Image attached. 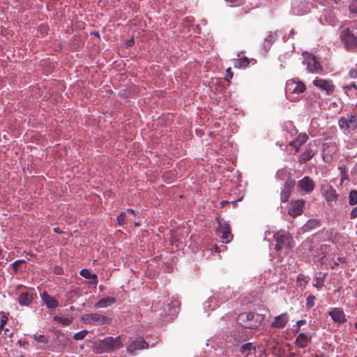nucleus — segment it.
I'll return each mask as SVG.
<instances>
[{"label":"nucleus","instance_id":"1","mask_svg":"<svg viewBox=\"0 0 357 357\" xmlns=\"http://www.w3.org/2000/svg\"><path fill=\"white\" fill-rule=\"evenodd\" d=\"M340 39L347 51L357 52V20L350 21L347 26L342 27Z\"/></svg>","mask_w":357,"mask_h":357},{"label":"nucleus","instance_id":"2","mask_svg":"<svg viewBox=\"0 0 357 357\" xmlns=\"http://www.w3.org/2000/svg\"><path fill=\"white\" fill-rule=\"evenodd\" d=\"M123 346L121 336L116 337H106L102 340L98 339L93 342V349L96 354L109 353L119 349Z\"/></svg>","mask_w":357,"mask_h":357},{"label":"nucleus","instance_id":"3","mask_svg":"<svg viewBox=\"0 0 357 357\" xmlns=\"http://www.w3.org/2000/svg\"><path fill=\"white\" fill-rule=\"evenodd\" d=\"M273 239L276 244L275 250L277 252H289L294 247V242L292 236L287 231L280 229L273 235Z\"/></svg>","mask_w":357,"mask_h":357},{"label":"nucleus","instance_id":"4","mask_svg":"<svg viewBox=\"0 0 357 357\" xmlns=\"http://www.w3.org/2000/svg\"><path fill=\"white\" fill-rule=\"evenodd\" d=\"M264 317L255 312H243L236 317V322L243 328L254 329L263 322Z\"/></svg>","mask_w":357,"mask_h":357},{"label":"nucleus","instance_id":"5","mask_svg":"<svg viewBox=\"0 0 357 357\" xmlns=\"http://www.w3.org/2000/svg\"><path fill=\"white\" fill-rule=\"evenodd\" d=\"M305 90V84L298 79H289L286 83V96L291 100L298 98L300 93H303Z\"/></svg>","mask_w":357,"mask_h":357},{"label":"nucleus","instance_id":"6","mask_svg":"<svg viewBox=\"0 0 357 357\" xmlns=\"http://www.w3.org/2000/svg\"><path fill=\"white\" fill-rule=\"evenodd\" d=\"M179 305V302L176 300L171 301L167 303H163L159 315L162 318L169 317L170 319H172L178 314L180 310Z\"/></svg>","mask_w":357,"mask_h":357},{"label":"nucleus","instance_id":"7","mask_svg":"<svg viewBox=\"0 0 357 357\" xmlns=\"http://www.w3.org/2000/svg\"><path fill=\"white\" fill-rule=\"evenodd\" d=\"M338 125L342 130L350 132L357 128V114H349L347 117L342 116L338 121Z\"/></svg>","mask_w":357,"mask_h":357},{"label":"nucleus","instance_id":"8","mask_svg":"<svg viewBox=\"0 0 357 357\" xmlns=\"http://www.w3.org/2000/svg\"><path fill=\"white\" fill-rule=\"evenodd\" d=\"M149 344L142 337H138L132 340L127 347V351L132 356H136L139 350L148 349Z\"/></svg>","mask_w":357,"mask_h":357},{"label":"nucleus","instance_id":"9","mask_svg":"<svg viewBox=\"0 0 357 357\" xmlns=\"http://www.w3.org/2000/svg\"><path fill=\"white\" fill-rule=\"evenodd\" d=\"M303 63L307 66V69L310 73H319L322 70L320 63L314 54H308L303 61Z\"/></svg>","mask_w":357,"mask_h":357},{"label":"nucleus","instance_id":"10","mask_svg":"<svg viewBox=\"0 0 357 357\" xmlns=\"http://www.w3.org/2000/svg\"><path fill=\"white\" fill-rule=\"evenodd\" d=\"M296 184L295 181L289 176L284 182L283 189L280 193V199L282 202H287L291 195V190Z\"/></svg>","mask_w":357,"mask_h":357},{"label":"nucleus","instance_id":"11","mask_svg":"<svg viewBox=\"0 0 357 357\" xmlns=\"http://www.w3.org/2000/svg\"><path fill=\"white\" fill-rule=\"evenodd\" d=\"M83 319L89 324L100 326L107 323V317L98 313L85 314Z\"/></svg>","mask_w":357,"mask_h":357},{"label":"nucleus","instance_id":"12","mask_svg":"<svg viewBox=\"0 0 357 357\" xmlns=\"http://www.w3.org/2000/svg\"><path fill=\"white\" fill-rule=\"evenodd\" d=\"M305 204V202L303 199L291 200L288 213L292 217L301 215Z\"/></svg>","mask_w":357,"mask_h":357},{"label":"nucleus","instance_id":"13","mask_svg":"<svg viewBox=\"0 0 357 357\" xmlns=\"http://www.w3.org/2000/svg\"><path fill=\"white\" fill-rule=\"evenodd\" d=\"M298 188L305 193L309 194L312 192L315 187V183L313 180L308 176H305L301 180L298 181Z\"/></svg>","mask_w":357,"mask_h":357},{"label":"nucleus","instance_id":"14","mask_svg":"<svg viewBox=\"0 0 357 357\" xmlns=\"http://www.w3.org/2000/svg\"><path fill=\"white\" fill-rule=\"evenodd\" d=\"M313 144L310 142L307 145L304 151L299 155L298 162L301 164H304L310 159L317 153V149H313Z\"/></svg>","mask_w":357,"mask_h":357},{"label":"nucleus","instance_id":"15","mask_svg":"<svg viewBox=\"0 0 357 357\" xmlns=\"http://www.w3.org/2000/svg\"><path fill=\"white\" fill-rule=\"evenodd\" d=\"M289 320L287 312H284L278 316L275 317L274 320L271 324V328L282 329L284 328Z\"/></svg>","mask_w":357,"mask_h":357},{"label":"nucleus","instance_id":"16","mask_svg":"<svg viewBox=\"0 0 357 357\" xmlns=\"http://www.w3.org/2000/svg\"><path fill=\"white\" fill-rule=\"evenodd\" d=\"M328 314L335 323L342 324L347 321L346 315L342 309L340 307H334L330 312Z\"/></svg>","mask_w":357,"mask_h":357},{"label":"nucleus","instance_id":"17","mask_svg":"<svg viewBox=\"0 0 357 357\" xmlns=\"http://www.w3.org/2000/svg\"><path fill=\"white\" fill-rule=\"evenodd\" d=\"M313 84L323 90L327 93H332L334 91V85L332 81L317 78L313 81Z\"/></svg>","mask_w":357,"mask_h":357},{"label":"nucleus","instance_id":"18","mask_svg":"<svg viewBox=\"0 0 357 357\" xmlns=\"http://www.w3.org/2000/svg\"><path fill=\"white\" fill-rule=\"evenodd\" d=\"M277 38V35L275 33H273L271 31H269L268 35L264 38L263 43H262V51L264 53H267L270 49L271 48L272 45L275 43V40Z\"/></svg>","mask_w":357,"mask_h":357},{"label":"nucleus","instance_id":"19","mask_svg":"<svg viewBox=\"0 0 357 357\" xmlns=\"http://www.w3.org/2000/svg\"><path fill=\"white\" fill-rule=\"evenodd\" d=\"M246 328L241 326L233 331L232 337L236 342H243L248 340V335L245 331Z\"/></svg>","mask_w":357,"mask_h":357},{"label":"nucleus","instance_id":"20","mask_svg":"<svg viewBox=\"0 0 357 357\" xmlns=\"http://www.w3.org/2000/svg\"><path fill=\"white\" fill-rule=\"evenodd\" d=\"M312 335L305 333H301L297 336L295 343L301 349L307 347V344L311 341Z\"/></svg>","mask_w":357,"mask_h":357},{"label":"nucleus","instance_id":"21","mask_svg":"<svg viewBox=\"0 0 357 357\" xmlns=\"http://www.w3.org/2000/svg\"><path fill=\"white\" fill-rule=\"evenodd\" d=\"M41 298L47 307L50 309L56 308L59 305L58 301L54 297L48 294L47 291L43 292Z\"/></svg>","mask_w":357,"mask_h":357},{"label":"nucleus","instance_id":"22","mask_svg":"<svg viewBox=\"0 0 357 357\" xmlns=\"http://www.w3.org/2000/svg\"><path fill=\"white\" fill-rule=\"evenodd\" d=\"M324 197L328 204L335 202L337 200L339 195L337 194L336 190L332 187L329 186L328 188L324 192Z\"/></svg>","mask_w":357,"mask_h":357},{"label":"nucleus","instance_id":"23","mask_svg":"<svg viewBox=\"0 0 357 357\" xmlns=\"http://www.w3.org/2000/svg\"><path fill=\"white\" fill-rule=\"evenodd\" d=\"M32 294L27 291L22 293L17 298V301L19 304L22 306L29 305L32 303Z\"/></svg>","mask_w":357,"mask_h":357},{"label":"nucleus","instance_id":"24","mask_svg":"<svg viewBox=\"0 0 357 357\" xmlns=\"http://www.w3.org/2000/svg\"><path fill=\"white\" fill-rule=\"evenodd\" d=\"M80 275L86 279H89V283L93 285H96L98 283V277L95 273H92L87 268H83L80 271Z\"/></svg>","mask_w":357,"mask_h":357},{"label":"nucleus","instance_id":"25","mask_svg":"<svg viewBox=\"0 0 357 357\" xmlns=\"http://www.w3.org/2000/svg\"><path fill=\"white\" fill-rule=\"evenodd\" d=\"M220 233V237L222 238L223 243H228L233 238V236L230 230V227L227 224H226L224 227H222Z\"/></svg>","mask_w":357,"mask_h":357},{"label":"nucleus","instance_id":"26","mask_svg":"<svg viewBox=\"0 0 357 357\" xmlns=\"http://www.w3.org/2000/svg\"><path fill=\"white\" fill-rule=\"evenodd\" d=\"M116 303V298L114 297H105L100 299L96 304V308L106 307Z\"/></svg>","mask_w":357,"mask_h":357},{"label":"nucleus","instance_id":"27","mask_svg":"<svg viewBox=\"0 0 357 357\" xmlns=\"http://www.w3.org/2000/svg\"><path fill=\"white\" fill-rule=\"evenodd\" d=\"M219 306L218 301H217V298L215 295L211 296L204 303V307L206 310H213L217 307Z\"/></svg>","mask_w":357,"mask_h":357},{"label":"nucleus","instance_id":"28","mask_svg":"<svg viewBox=\"0 0 357 357\" xmlns=\"http://www.w3.org/2000/svg\"><path fill=\"white\" fill-rule=\"evenodd\" d=\"M231 291L229 288L225 289H223L222 291H220L215 297L217 298V301L218 303L225 302L228 301L231 297Z\"/></svg>","mask_w":357,"mask_h":357},{"label":"nucleus","instance_id":"29","mask_svg":"<svg viewBox=\"0 0 357 357\" xmlns=\"http://www.w3.org/2000/svg\"><path fill=\"white\" fill-rule=\"evenodd\" d=\"M249 63L248 58L244 56L234 61V66L236 68H245L248 66Z\"/></svg>","mask_w":357,"mask_h":357},{"label":"nucleus","instance_id":"30","mask_svg":"<svg viewBox=\"0 0 357 357\" xmlns=\"http://www.w3.org/2000/svg\"><path fill=\"white\" fill-rule=\"evenodd\" d=\"M256 348L253 345V343L248 342L246 344H244L241 345L238 349L239 352L242 354H245L246 356H248L252 351H255Z\"/></svg>","mask_w":357,"mask_h":357},{"label":"nucleus","instance_id":"31","mask_svg":"<svg viewBox=\"0 0 357 357\" xmlns=\"http://www.w3.org/2000/svg\"><path fill=\"white\" fill-rule=\"evenodd\" d=\"M308 135L306 133H301L297 137L289 143V146L303 145L308 139Z\"/></svg>","mask_w":357,"mask_h":357},{"label":"nucleus","instance_id":"32","mask_svg":"<svg viewBox=\"0 0 357 357\" xmlns=\"http://www.w3.org/2000/svg\"><path fill=\"white\" fill-rule=\"evenodd\" d=\"M320 225V222L316 219H311L307 222V223L304 225V230L309 231L312 229H315Z\"/></svg>","mask_w":357,"mask_h":357},{"label":"nucleus","instance_id":"33","mask_svg":"<svg viewBox=\"0 0 357 357\" xmlns=\"http://www.w3.org/2000/svg\"><path fill=\"white\" fill-rule=\"evenodd\" d=\"M326 275V274L325 273L322 277H314V281L315 282L313 283V287H316L318 290L322 289L324 285Z\"/></svg>","mask_w":357,"mask_h":357},{"label":"nucleus","instance_id":"34","mask_svg":"<svg viewBox=\"0 0 357 357\" xmlns=\"http://www.w3.org/2000/svg\"><path fill=\"white\" fill-rule=\"evenodd\" d=\"M349 204L351 206H354L357 204V190H351L349 195Z\"/></svg>","mask_w":357,"mask_h":357},{"label":"nucleus","instance_id":"35","mask_svg":"<svg viewBox=\"0 0 357 357\" xmlns=\"http://www.w3.org/2000/svg\"><path fill=\"white\" fill-rule=\"evenodd\" d=\"M33 338L37 342H40L43 344H47L49 342V337H45L43 335L34 334L33 335Z\"/></svg>","mask_w":357,"mask_h":357},{"label":"nucleus","instance_id":"36","mask_svg":"<svg viewBox=\"0 0 357 357\" xmlns=\"http://www.w3.org/2000/svg\"><path fill=\"white\" fill-rule=\"evenodd\" d=\"M126 212L122 211L120 214L116 217L117 224L120 226H122L126 224Z\"/></svg>","mask_w":357,"mask_h":357},{"label":"nucleus","instance_id":"37","mask_svg":"<svg viewBox=\"0 0 357 357\" xmlns=\"http://www.w3.org/2000/svg\"><path fill=\"white\" fill-rule=\"evenodd\" d=\"M338 169L340 170V172L341 183H342L344 180L348 179V176L347 174V167L345 165H342L338 167Z\"/></svg>","mask_w":357,"mask_h":357},{"label":"nucleus","instance_id":"38","mask_svg":"<svg viewBox=\"0 0 357 357\" xmlns=\"http://www.w3.org/2000/svg\"><path fill=\"white\" fill-rule=\"evenodd\" d=\"M316 297L314 295H309L306 299V307L312 308L315 305Z\"/></svg>","mask_w":357,"mask_h":357},{"label":"nucleus","instance_id":"39","mask_svg":"<svg viewBox=\"0 0 357 357\" xmlns=\"http://www.w3.org/2000/svg\"><path fill=\"white\" fill-rule=\"evenodd\" d=\"M88 331L86 330H82L78 333H76L74 336H73V338L75 340H82L83 339H84V337H86V335L88 334Z\"/></svg>","mask_w":357,"mask_h":357},{"label":"nucleus","instance_id":"40","mask_svg":"<svg viewBox=\"0 0 357 357\" xmlns=\"http://www.w3.org/2000/svg\"><path fill=\"white\" fill-rule=\"evenodd\" d=\"M25 263V261L24 260H22V259H20V260H17V261H15L10 266H12L13 268V272L14 273H17L19 271H20V268L19 266L22 264H24Z\"/></svg>","mask_w":357,"mask_h":357},{"label":"nucleus","instance_id":"41","mask_svg":"<svg viewBox=\"0 0 357 357\" xmlns=\"http://www.w3.org/2000/svg\"><path fill=\"white\" fill-rule=\"evenodd\" d=\"M349 10L351 13L357 15V0H352L349 4Z\"/></svg>","mask_w":357,"mask_h":357},{"label":"nucleus","instance_id":"42","mask_svg":"<svg viewBox=\"0 0 357 357\" xmlns=\"http://www.w3.org/2000/svg\"><path fill=\"white\" fill-rule=\"evenodd\" d=\"M8 318L6 316V313L4 312H0V323L1 326H4L5 324L8 322Z\"/></svg>","mask_w":357,"mask_h":357},{"label":"nucleus","instance_id":"43","mask_svg":"<svg viewBox=\"0 0 357 357\" xmlns=\"http://www.w3.org/2000/svg\"><path fill=\"white\" fill-rule=\"evenodd\" d=\"M54 319L55 321H56L57 322L61 323V324H62L63 325H66V326L68 325V324H69V320L67 318H63V317H61L55 316L54 317Z\"/></svg>","mask_w":357,"mask_h":357},{"label":"nucleus","instance_id":"44","mask_svg":"<svg viewBox=\"0 0 357 357\" xmlns=\"http://www.w3.org/2000/svg\"><path fill=\"white\" fill-rule=\"evenodd\" d=\"M306 323L305 319H301L298 321L296 324V328L294 331L295 333H298L301 330V326Z\"/></svg>","mask_w":357,"mask_h":357},{"label":"nucleus","instance_id":"45","mask_svg":"<svg viewBox=\"0 0 357 357\" xmlns=\"http://www.w3.org/2000/svg\"><path fill=\"white\" fill-rule=\"evenodd\" d=\"M331 232L332 234V236H331L332 241L335 242V241H338L340 238V234L338 232H337L336 231H335L334 229H331Z\"/></svg>","mask_w":357,"mask_h":357},{"label":"nucleus","instance_id":"46","mask_svg":"<svg viewBox=\"0 0 357 357\" xmlns=\"http://www.w3.org/2000/svg\"><path fill=\"white\" fill-rule=\"evenodd\" d=\"M251 9V8H249L248 6L244 7L240 10L238 15L242 16L243 15L248 14L250 12Z\"/></svg>","mask_w":357,"mask_h":357},{"label":"nucleus","instance_id":"47","mask_svg":"<svg viewBox=\"0 0 357 357\" xmlns=\"http://www.w3.org/2000/svg\"><path fill=\"white\" fill-rule=\"evenodd\" d=\"M226 73H227V77H225V80L229 81L233 77V73L231 72V68H228L226 70Z\"/></svg>","mask_w":357,"mask_h":357},{"label":"nucleus","instance_id":"48","mask_svg":"<svg viewBox=\"0 0 357 357\" xmlns=\"http://www.w3.org/2000/svg\"><path fill=\"white\" fill-rule=\"evenodd\" d=\"M345 261V258L344 257H337V261H334V265L333 266H331V268L333 269L335 268V266H337L339 263H344Z\"/></svg>","mask_w":357,"mask_h":357},{"label":"nucleus","instance_id":"49","mask_svg":"<svg viewBox=\"0 0 357 357\" xmlns=\"http://www.w3.org/2000/svg\"><path fill=\"white\" fill-rule=\"evenodd\" d=\"M349 75L351 78H357V69L351 68L349 72Z\"/></svg>","mask_w":357,"mask_h":357},{"label":"nucleus","instance_id":"50","mask_svg":"<svg viewBox=\"0 0 357 357\" xmlns=\"http://www.w3.org/2000/svg\"><path fill=\"white\" fill-rule=\"evenodd\" d=\"M240 199H238V201ZM237 202H238V200L232 201V202H229V201H227V200H223V201H222L220 202V205H221V207H224L225 205H227L228 204H232L233 205H236Z\"/></svg>","mask_w":357,"mask_h":357},{"label":"nucleus","instance_id":"51","mask_svg":"<svg viewBox=\"0 0 357 357\" xmlns=\"http://www.w3.org/2000/svg\"><path fill=\"white\" fill-rule=\"evenodd\" d=\"M350 217L351 218H357V206L354 207L351 211L350 212Z\"/></svg>","mask_w":357,"mask_h":357},{"label":"nucleus","instance_id":"52","mask_svg":"<svg viewBox=\"0 0 357 357\" xmlns=\"http://www.w3.org/2000/svg\"><path fill=\"white\" fill-rule=\"evenodd\" d=\"M353 88L357 89V86H356V84L354 82H353L351 84H349V85H347L346 86H344V89L346 90H351Z\"/></svg>","mask_w":357,"mask_h":357},{"label":"nucleus","instance_id":"53","mask_svg":"<svg viewBox=\"0 0 357 357\" xmlns=\"http://www.w3.org/2000/svg\"><path fill=\"white\" fill-rule=\"evenodd\" d=\"M225 1L227 2H230V3H237L238 6L243 4L244 2V0H225Z\"/></svg>","mask_w":357,"mask_h":357},{"label":"nucleus","instance_id":"54","mask_svg":"<svg viewBox=\"0 0 357 357\" xmlns=\"http://www.w3.org/2000/svg\"><path fill=\"white\" fill-rule=\"evenodd\" d=\"M134 44H135V40H134V39H133V38H131V39H130V40H128L127 41V45H128V47H132V46H133V45H134Z\"/></svg>","mask_w":357,"mask_h":357},{"label":"nucleus","instance_id":"55","mask_svg":"<svg viewBox=\"0 0 357 357\" xmlns=\"http://www.w3.org/2000/svg\"><path fill=\"white\" fill-rule=\"evenodd\" d=\"M291 146L295 149V153H298L300 151V147L301 146V145L297 144V145H294V146Z\"/></svg>","mask_w":357,"mask_h":357},{"label":"nucleus","instance_id":"56","mask_svg":"<svg viewBox=\"0 0 357 357\" xmlns=\"http://www.w3.org/2000/svg\"><path fill=\"white\" fill-rule=\"evenodd\" d=\"M127 211L129 212V213H131L132 214H135V211L132 208H128L127 209Z\"/></svg>","mask_w":357,"mask_h":357},{"label":"nucleus","instance_id":"57","mask_svg":"<svg viewBox=\"0 0 357 357\" xmlns=\"http://www.w3.org/2000/svg\"><path fill=\"white\" fill-rule=\"evenodd\" d=\"M323 146H324V151H325L326 147H329V146L326 143H324L323 144Z\"/></svg>","mask_w":357,"mask_h":357},{"label":"nucleus","instance_id":"58","mask_svg":"<svg viewBox=\"0 0 357 357\" xmlns=\"http://www.w3.org/2000/svg\"><path fill=\"white\" fill-rule=\"evenodd\" d=\"M54 230L55 232H59V229L58 228H54Z\"/></svg>","mask_w":357,"mask_h":357},{"label":"nucleus","instance_id":"59","mask_svg":"<svg viewBox=\"0 0 357 357\" xmlns=\"http://www.w3.org/2000/svg\"><path fill=\"white\" fill-rule=\"evenodd\" d=\"M94 35H95V36H98V37H99V33H98V32H96V33H94Z\"/></svg>","mask_w":357,"mask_h":357},{"label":"nucleus","instance_id":"60","mask_svg":"<svg viewBox=\"0 0 357 357\" xmlns=\"http://www.w3.org/2000/svg\"><path fill=\"white\" fill-rule=\"evenodd\" d=\"M313 144H314V145L315 146H317V141H314V142H313Z\"/></svg>","mask_w":357,"mask_h":357},{"label":"nucleus","instance_id":"61","mask_svg":"<svg viewBox=\"0 0 357 357\" xmlns=\"http://www.w3.org/2000/svg\"><path fill=\"white\" fill-rule=\"evenodd\" d=\"M139 224L138 222H135V227L139 226Z\"/></svg>","mask_w":357,"mask_h":357},{"label":"nucleus","instance_id":"62","mask_svg":"<svg viewBox=\"0 0 357 357\" xmlns=\"http://www.w3.org/2000/svg\"><path fill=\"white\" fill-rule=\"evenodd\" d=\"M355 328L357 330V321L355 323Z\"/></svg>","mask_w":357,"mask_h":357},{"label":"nucleus","instance_id":"63","mask_svg":"<svg viewBox=\"0 0 357 357\" xmlns=\"http://www.w3.org/2000/svg\"><path fill=\"white\" fill-rule=\"evenodd\" d=\"M2 253H3V252H2V250L0 249V257L2 255Z\"/></svg>","mask_w":357,"mask_h":357},{"label":"nucleus","instance_id":"64","mask_svg":"<svg viewBox=\"0 0 357 357\" xmlns=\"http://www.w3.org/2000/svg\"><path fill=\"white\" fill-rule=\"evenodd\" d=\"M56 273L60 274L61 273L60 270H58V271H56Z\"/></svg>","mask_w":357,"mask_h":357}]
</instances>
